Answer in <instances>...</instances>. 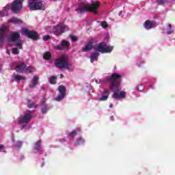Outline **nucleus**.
Instances as JSON below:
<instances>
[{"label":"nucleus","instance_id":"1","mask_svg":"<svg viewBox=\"0 0 175 175\" xmlns=\"http://www.w3.org/2000/svg\"><path fill=\"white\" fill-rule=\"evenodd\" d=\"M121 75L117 73H113L111 77L95 79L96 84L106 85L109 81H111V85L109 86V90L113 91L112 98L113 99H125L126 98V92L121 91Z\"/></svg>","mask_w":175,"mask_h":175},{"label":"nucleus","instance_id":"2","mask_svg":"<svg viewBox=\"0 0 175 175\" xmlns=\"http://www.w3.org/2000/svg\"><path fill=\"white\" fill-rule=\"evenodd\" d=\"M92 49L96 51L102 53L103 54L111 53V51H113V46L106 44L105 42H102L95 46H94L92 42H88L85 44V47L82 49V51H90V50H92Z\"/></svg>","mask_w":175,"mask_h":175},{"label":"nucleus","instance_id":"3","mask_svg":"<svg viewBox=\"0 0 175 175\" xmlns=\"http://www.w3.org/2000/svg\"><path fill=\"white\" fill-rule=\"evenodd\" d=\"M99 8H100V3L99 1H92L90 4L88 3H83L82 5L75 10L79 14L85 12H91L94 14H98Z\"/></svg>","mask_w":175,"mask_h":175},{"label":"nucleus","instance_id":"4","mask_svg":"<svg viewBox=\"0 0 175 175\" xmlns=\"http://www.w3.org/2000/svg\"><path fill=\"white\" fill-rule=\"evenodd\" d=\"M23 2L24 0H15L11 5H5L2 10L0 11V17H5L8 15V12L12 9L14 13H18L23 10Z\"/></svg>","mask_w":175,"mask_h":175},{"label":"nucleus","instance_id":"5","mask_svg":"<svg viewBox=\"0 0 175 175\" xmlns=\"http://www.w3.org/2000/svg\"><path fill=\"white\" fill-rule=\"evenodd\" d=\"M55 65L59 69H67L69 72H73L75 70V66L68 62V57L65 55L56 59Z\"/></svg>","mask_w":175,"mask_h":175},{"label":"nucleus","instance_id":"6","mask_svg":"<svg viewBox=\"0 0 175 175\" xmlns=\"http://www.w3.org/2000/svg\"><path fill=\"white\" fill-rule=\"evenodd\" d=\"M28 8L30 10H45L46 6L42 0H29Z\"/></svg>","mask_w":175,"mask_h":175},{"label":"nucleus","instance_id":"7","mask_svg":"<svg viewBox=\"0 0 175 175\" xmlns=\"http://www.w3.org/2000/svg\"><path fill=\"white\" fill-rule=\"evenodd\" d=\"M8 42L11 43V42H14L18 49H23V42H21V40H20V33L14 32L10 34L8 37Z\"/></svg>","mask_w":175,"mask_h":175},{"label":"nucleus","instance_id":"8","mask_svg":"<svg viewBox=\"0 0 175 175\" xmlns=\"http://www.w3.org/2000/svg\"><path fill=\"white\" fill-rule=\"evenodd\" d=\"M33 115V111H27L23 115H21L18 120V124L21 125H27L29 122H31V120H32V116Z\"/></svg>","mask_w":175,"mask_h":175},{"label":"nucleus","instance_id":"9","mask_svg":"<svg viewBox=\"0 0 175 175\" xmlns=\"http://www.w3.org/2000/svg\"><path fill=\"white\" fill-rule=\"evenodd\" d=\"M21 35H25L27 36V38H30V39H33V40H38L39 35L38 33L32 31H29L28 29L23 27L21 31Z\"/></svg>","mask_w":175,"mask_h":175},{"label":"nucleus","instance_id":"10","mask_svg":"<svg viewBox=\"0 0 175 175\" xmlns=\"http://www.w3.org/2000/svg\"><path fill=\"white\" fill-rule=\"evenodd\" d=\"M66 31H69V27L64 23H60L54 27L53 32L55 35H61V33H64V32H66Z\"/></svg>","mask_w":175,"mask_h":175},{"label":"nucleus","instance_id":"11","mask_svg":"<svg viewBox=\"0 0 175 175\" xmlns=\"http://www.w3.org/2000/svg\"><path fill=\"white\" fill-rule=\"evenodd\" d=\"M9 33V27L6 26H2L0 28V47L3 46V43H5V39L8 34Z\"/></svg>","mask_w":175,"mask_h":175},{"label":"nucleus","instance_id":"12","mask_svg":"<svg viewBox=\"0 0 175 175\" xmlns=\"http://www.w3.org/2000/svg\"><path fill=\"white\" fill-rule=\"evenodd\" d=\"M58 92L59 94L56 98H55V100L57 102H61L66 95V88L64 85H60L58 88Z\"/></svg>","mask_w":175,"mask_h":175},{"label":"nucleus","instance_id":"13","mask_svg":"<svg viewBox=\"0 0 175 175\" xmlns=\"http://www.w3.org/2000/svg\"><path fill=\"white\" fill-rule=\"evenodd\" d=\"M54 49H55V50H68V49H69V42L63 40L61 42V45H55Z\"/></svg>","mask_w":175,"mask_h":175},{"label":"nucleus","instance_id":"14","mask_svg":"<svg viewBox=\"0 0 175 175\" xmlns=\"http://www.w3.org/2000/svg\"><path fill=\"white\" fill-rule=\"evenodd\" d=\"M109 95H110V92L106 89H103L101 92V97L98 98V100L103 102L105 100H107V98H109Z\"/></svg>","mask_w":175,"mask_h":175},{"label":"nucleus","instance_id":"15","mask_svg":"<svg viewBox=\"0 0 175 175\" xmlns=\"http://www.w3.org/2000/svg\"><path fill=\"white\" fill-rule=\"evenodd\" d=\"M144 27L146 29H151L157 27V23L154 21L148 20L144 23Z\"/></svg>","mask_w":175,"mask_h":175},{"label":"nucleus","instance_id":"16","mask_svg":"<svg viewBox=\"0 0 175 175\" xmlns=\"http://www.w3.org/2000/svg\"><path fill=\"white\" fill-rule=\"evenodd\" d=\"M12 79L14 81H21V80H26L25 77L16 73L12 75Z\"/></svg>","mask_w":175,"mask_h":175},{"label":"nucleus","instance_id":"17","mask_svg":"<svg viewBox=\"0 0 175 175\" xmlns=\"http://www.w3.org/2000/svg\"><path fill=\"white\" fill-rule=\"evenodd\" d=\"M38 81H39V76L34 75L31 80V85H30V88H35V87L38 85Z\"/></svg>","mask_w":175,"mask_h":175},{"label":"nucleus","instance_id":"18","mask_svg":"<svg viewBox=\"0 0 175 175\" xmlns=\"http://www.w3.org/2000/svg\"><path fill=\"white\" fill-rule=\"evenodd\" d=\"M26 65L24 64H19L16 66V72L18 73H23V72H25Z\"/></svg>","mask_w":175,"mask_h":175},{"label":"nucleus","instance_id":"19","mask_svg":"<svg viewBox=\"0 0 175 175\" xmlns=\"http://www.w3.org/2000/svg\"><path fill=\"white\" fill-rule=\"evenodd\" d=\"M8 23H12V24H23V21L20 18L12 17L8 21Z\"/></svg>","mask_w":175,"mask_h":175},{"label":"nucleus","instance_id":"20","mask_svg":"<svg viewBox=\"0 0 175 175\" xmlns=\"http://www.w3.org/2000/svg\"><path fill=\"white\" fill-rule=\"evenodd\" d=\"M98 57H99V53H92L90 56V62L92 64L94 61H98Z\"/></svg>","mask_w":175,"mask_h":175},{"label":"nucleus","instance_id":"21","mask_svg":"<svg viewBox=\"0 0 175 175\" xmlns=\"http://www.w3.org/2000/svg\"><path fill=\"white\" fill-rule=\"evenodd\" d=\"M42 144V141L39 140L34 144V151L36 152H38L39 150H40V146Z\"/></svg>","mask_w":175,"mask_h":175},{"label":"nucleus","instance_id":"22","mask_svg":"<svg viewBox=\"0 0 175 175\" xmlns=\"http://www.w3.org/2000/svg\"><path fill=\"white\" fill-rule=\"evenodd\" d=\"M174 32V30L172 29V25H168L166 28V33L167 35H171V33H173Z\"/></svg>","mask_w":175,"mask_h":175},{"label":"nucleus","instance_id":"23","mask_svg":"<svg viewBox=\"0 0 175 175\" xmlns=\"http://www.w3.org/2000/svg\"><path fill=\"white\" fill-rule=\"evenodd\" d=\"M33 70H35V68L33 67L26 66L25 69V73H32Z\"/></svg>","mask_w":175,"mask_h":175},{"label":"nucleus","instance_id":"24","mask_svg":"<svg viewBox=\"0 0 175 175\" xmlns=\"http://www.w3.org/2000/svg\"><path fill=\"white\" fill-rule=\"evenodd\" d=\"M49 83L51 84H55V83H57V77L55 76H52L50 79H49Z\"/></svg>","mask_w":175,"mask_h":175},{"label":"nucleus","instance_id":"25","mask_svg":"<svg viewBox=\"0 0 175 175\" xmlns=\"http://www.w3.org/2000/svg\"><path fill=\"white\" fill-rule=\"evenodd\" d=\"M44 59H50L51 58V53L50 52H45L44 54Z\"/></svg>","mask_w":175,"mask_h":175},{"label":"nucleus","instance_id":"26","mask_svg":"<svg viewBox=\"0 0 175 175\" xmlns=\"http://www.w3.org/2000/svg\"><path fill=\"white\" fill-rule=\"evenodd\" d=\"M144 90V85H139L135 88V91H139V92H142Z\"/></svg>","mask_w":175,"mask_h":175},{"label":"nucleus","instance_id":"27","mask_svg":"<svg viewBox=\"0 0 175 175\" xmlns=\"http://www.w3.org/2000/svg\"><path fill=\"white\" fill-rule=\"evenodd\" d=\"M83 143H84V139L79 138V139H77L75 144H76V146H80V144H83Z\"/></svg>","mask_w":175,"mask_h":175},{"label":"nucleus","instance_id":"28","mask_svg":"<svg viewBox=\"0 0 175 175\" xmlns=\"http://www.w3.org/2000/svg\"><path fill=\"white\" fill-rule=\"evenodd\" d=\"M100 24H101V27L102 28H104L105 29H106V28H107L109 27V25L107 24V22H100Z\"/></svg>","mask_w":175,"mask_h":175},{"label":"nucleus","instance_id":"29","mask_svg":"<svg viewBox=\"0 0 175 175\" xmlns=\"http://www.w3.org/2000/svg\"><path fill=\"white\" fill-rule=\"evenodd\" d=\"M15 146L18 148H20L23 146V142L21 141H18L16 142Z\"/></svg>","mask_w":175,"mask_h":175},{"label":"nucleus","instance_id":"30","mask_svg":"<svg viewBox=\"0 0 175 175\" xmlns=\"http://www.w3.org/2000/svg\"><path fill=\"white\" fill-rule=\"evenodd\" d=\"M157 2L160 5H163V3H166V2H169V0H157Z\"/></svg>","mask_w":175,"mask_h":175},{"label":"nucleus","instance_id":"31","mask_svg":"<svg viewBox=\"0 0 175 175\" xmlns=\"http://www.w3.org/2000/svg\"><path fill=\"white\" fill-rule=\"evenodd\" d=\"M12 53L14 54H18L20 53V51H18V49L17 48H14L12 49Z\"/></svg>","mask_w":175,"mask_h":175},{"label":"nucleus","instance_id":"32","mask_svg":"<svg viewBox=\"0 0 175 175\" xmlns=\"http://www.w3.org/2000/svg\"><path fill=\"white\" fill-rule=\"evenodd\" d=\"M42 114H46V113H47V107H44L43 108H42L41 110Z\"/></svg>","mask_w":175,"mask_h":175},{"label":"nucleus","instance_id":"33","mask_svg":"<svg viewBox=\"0 0 175 175\" xmlns=\"http://www.w3.org/2000/svg\"><path fill=\"white\" fill-rule=\"evenodd\" d=\"M77 133V130H75V131H73L71 133H70V136H71V137H73V136H76V134Z\"/></svg>","mask_w":175,"mask_h":175},{"label":"nucleus","instance_id":"34","mask_svg":"<svg viewBox=\"0 0 175 175\" xmlns=\"http://www.w3.org/2000/svg\"><path fill=\"white\" fill-rule=\"evenodd\" d=\"M50 39H51L50 36H45L43 37V40H44V41L50 40Z\"/></svg>","mask_w":175,"mask_h":175},{"label":"nucleus","instance_id":"35","mask_svg":"<svg viewBox=\"0 0 175 175\" xmlns=\"http://www.w3.org/2000/svg\"><path fill=\"white\" fill-rule=\"evenodd\" d=\"M71 40H72V42H77V37H76L75 36H71Z\"/></svg>","mask_w":175,"mask_h":175},{"label":"nucleus","instance_id":"36","mask_svg":"<svg viewBox=\"0 0 175 175\" xmlns=\"http://www.w3.org/2000/svg\"><path fill=\"white\" fill-rule=\"evenodd\" d=\"M0 152H5V148L3 147V145L0 144Z\"/></svg>","mask_w":175,"mask_h":175},{"label":"nucleus","instance_id":"37","mask_svg":"<svg viewBox=\"0 0 175 175\" xmlns=\"http://www.w3.org/2000/svg\"><path fill=\"white\" fill-rule=\"evenodd\" d=\"M28 107H29V109H31V108L33 107V105H28Z\"/></svg>","mask_w":175,"mask_h":175},{"label":"nucleus","instance_id":"38","mask_svg":"<svg viewBox=\"0 0 175 175\" xmlns=\"http://www.w3.org/2000/svg\"><path fill=\"white\" fill-rule=\"evenodd\" d=\"M109 108H110V109H113V104H110V105H109Z\"/></svg>","mask_w":175,"mask_h":175},{"label":"nucleus","instance_id":"39","mask_svg":"<svg viewBox=\"0 0 175 175\" xmlns=\"http://www.w3.org/2000/svg\"><path fill=\"white\" fill-rule=\"evenodd\" d=\"M118 14L119 16H121L122 14V11H120Z\"/></svg>","mask_w":175,"mask_h":175},{"label":"nucleus","instance_id":"40","mask_svg":"<svg viewBox=\"0 0 175 175\" xmlns=\"http://www.w3.org/2000/svg\"><path fill=\"white\" fill-rule=\"evenodd\" d=\"M7 53L10 54V51L9 50H7Z\"/></svg>","mask_w":175,"mask_h":175},{"label":"nucleus","instance_id":"41","mask_svg":"<svg viewBox=\"0 0 175 175\" xmlns=\"http://www.w3.org/2000/svg\"><path fill=\"white\" fill-rule=\"evenodd\" d=\"M110 120H113V116L110 117Z\"/></svg>","mask_w":175,"mask_h":175},{"label":"nucleus","instance_id":"42","mask_svg":"<svg viewBox=\"0 0 175 175\" xmlns=\"http://www.w3.org/2000/svg\"><path fill=\"white\" fill-rule=\"evenodd\" d=\"M60 76H61V77H64V75H61Z\"/></svg>","mask_w":175,"mask_h":175},{"label":"nucleus","instance_id":"43","mask_svg":"<svg viewBox=\"0 0 175 175\" xmlns=\"http://www.w3.org/2000/svg\"><path fill=\"white\" fill-rule=\"evenodd\" d=\"M137 65H138V66H140V65L139 64V63H137Z\"/></svg>","mask_w":175,"mask_h":175},{"label":"nucleus","instance_id":"44","mask_svg":"<svg viewBox=\"0 0 175 175\" xmlns=\"http://www.w3.org/2000/svg\"><path fill=\"white\" fill-rule=\"evenodd\" d=\"M52 1H57V0H52Z\"/></svg>","mask_w":175,"mask_h":175},{"label":"nucleus","instance_id":"45","mask_svg":"<svg viewBox=\"0 0 175 175\" xmlns=\"http://www.w3.org/2000/svg\"><path fill=\"white\" fill-rule=\"evenodd\" d=\"M42 167L43 166V164L41 165Z\"/></svg>","mask_w":175,"mask_h":175}]
</instances>
